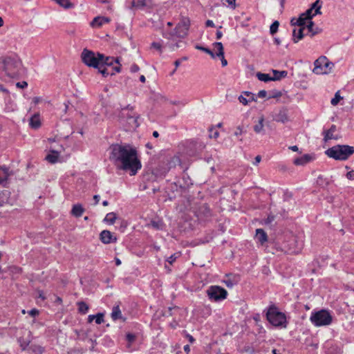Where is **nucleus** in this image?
<instances>
[{
    "label": "nucleus",
    "instance_id": "52",
    "mask_svg": "<svg viewBox=\"0 0 354 354\" xmlns=\"http://www.w3.org/2000/svg\"><path fill=\"white\" fill-rule=\"evenodd\" d=\"M266 95L267 92L265 90L259 91L257 94L258 97L261 98L265 97Z\"/></svg>",
    "mask_w": 354,
    "mask_h": 354
},
{
    "label": "nucleus",
    "instance_id": "14",
    "mask_svg": "<svg viewBox=\"0 0 354 354\" xmlns=\"http://www.w3.org/2000/svg\"><path fill=\"white\" fill-rule=\"evenodd\" d=\"M110 19L104 17H96L91 22V26L93 28H100L103 24L109 22Z\"/></svg>",
    "mask_w": 354,
    "mask_h": 354
},
{
    "label": "nucleus",
    "instance_id": "59",
    "mask_svg": "<svg viewBox=\"0 0 354 354\" xmlns=\"http://www.w3.org/2000/svg\"><path fill=\"white\" fill-rule=\"evenodd\" d=\"M95 319V315H90L88 317V322L91 323Z\"/></svg>",
    "mask_w": 354,
    "mask_h": 354
},
{
    "label": "nucleus",
    "instance_id": "61",
    "mask_svg": "<svg viewBox=\"0 0 354 354\" xmlns=\"http://www.w3.org/2000/svg\"><path fill=\"white\" fill-rule=\"evenodd\" d=\"M38 293H39L38 297L39 298H41L42 300H44L46 299V297H44V293L41 290H39Z\"/></svg>",
    "mask_w": 354,
    "mask_h": 354
},
{
    "label": "nucleus",
    "instance_id": "37",
    "mask_svg": "<svg viewBox=\"0 0 354 354\" xmlns=\"http://www.w3.org/2000/svg\"><path fill=\"white\" fill-rule=\"evenodd\" d=\"M332 139H336V138L334 136L333 133L331 131H330L329 130L325 131L324 140L325 142H327Z\"/></svg>",
    "mask_w": 354,
    "mask_h": 354
},
{
    "label": "nucleus",
    "instance_id": "8",
    "mask_svg": "<svg viewBox=\"0 0 354 354\" xmlns=\"http://www.w3.org/2000/svg\"><path fill=\"white\" fill-rule=\"evenodd\" d=\"M313 72L317 75H326L332 71L334 66L333 62H330L325 56H321L314 62Z\"/></svg>",
    "mask_w": 354,
    "mask_h": 354
},
{
    "label": "nucleus",
    "instance_id": "57",
    "mask_svg": "<svg viewBox=\"0 0 354 354\" xmlns=\"http://www.w3.org/2000/svg\"><path fill=\"white\" fill-rule=\"evenodd\" d=\"M261 160V157L260 156H257L254 159V165H258Z\"/></svg>",
    "mask_w": 354,
    "mask_h": 354
},
{
    "label": "nucleus",
    "instance_id": "7",
    "mask_svg": "<svg viewBox=\"0 0 354 354\" xmlns=\"http://www.w3.org/2000/svg\"><path fill=\"white\" fill-rule=\"evenodd\" d=\"M310 321L316 327L326 326L332 323L333 317L328 310L322 309L318 311H313L310 317Z\"/></svg>",
    "mask_w": 354,
    "mask_h": 354
},
{
    "label": "nucleus",
    "instance_id": "16",
    "mask_svg": "<svg viewBox=\"0 0 354 354\" xmlns=\"http://www.w3.org/2000/svg\"><path fill=\"white\" fill-rule=\"evenodd\" d=\"M29 125L31 128L37 129L41 126L40 116L39 113L34 114L29 120Z\"/></svg>",
    "mask_w": 354,
    "mask_h": 354
},
{
    "label": "nucleus",
    "instance_id": "42",
    "mask_svg": "<svg viewBox=\"0 0 354 354\" xmlns=\"http://www.w3.org/2000/svg\"><path fill=\"white\" fill-rule=\"evenodd\" d=\"M126 339L129 342V347L131 346V344L135 341L136 336L135 335L132 333H127L126 335Z\"/></svg>",
    "mask_w": 354,
    "mask_h": 354
},
{
    "label": "nucleus",
    "instance_id": "9",
    "mask_svg": "<svg viewBox=\"0 0 354 354\" xmlns=\"http://www.w3.org/2000/svg\"><path fill=\"white\" fill-rule=\"evenodd\" d=\"M206 293L209 299L215 302L224 300L227 296V291L219 286H210Z\"/></svg>",
    "mask_w": 354,
    "mask_h": 354
},
{
    "label": "nucleus",
    "instance_id": "29",
    "mask_svg": "<svg viewBox=\"0 0 354 354\" xmlns=\"http://www.w3.org/2000/svg\"><path fill=\"white\" fill-rule=\"evenodd\" d=\"M257 77L259 80L267 82L269 81H272V77H270L269 74L267 73H257Z\"/></svg>",
    "mask_w": 354,
    "mask_h": 354
},
{
    "label": "nucleus",
    "instance_id": "35",
    "mask_svg": "<svg viewBox=\"0 0 354 354\" xmlns=\"http://www.w3.org/2000/svg\"><path fill=\"white\" fill-rule=\"evenodd\" d=\"M279 26V23L277 21H274L270 27V34L273 35L276 33L278 30Z\"/></svg>",
    "mask_w": 354,
    "mask_h": 354
},
{
    "label": "nucleus",
    "instance_id": "58",
    "mask_svg": "<svg viewBox=\"0 0 354 354\" xmlns=\"http://www.w3.org/2000/svg\"><path fill=\"white\" fill-rule=\"evenodd\" d=\"M206 26H209V27H214V23L212 20H207L206 21Z\"/></svg>",
    "mask_w": 354,
    "mask_h": 354
},
{
    "label": "nucleus",
    "instance_id": "64",
    "mask_svg": "<svg viewBox=\"0 0 354 354\" xmlns=\"http://www.w3.org/2000/svg\"><path fill=\"white\" fill-rule=\"evenodd\" d=\"M218 131H214V133L212 135H210V137L211 138H217L218 137Z\"/></svg>",
    "mask_w": 354,
    "mask_h": 354
},
{
    "label": "nucleus",
    "instance_id": "18",
    "mask_svg": "<svg viewBox=\"0 0 354 354\" xmlns=\"http://www.w3.org/2000/svg\"><path fill=\"white\" fill-rule=\"evenodd\" d=\"M60 153L59 151L49 152L46 156V160L51 164H55L59 161Z\"/></svg>",
    "mask_w": 354,
    "mask_h": 354
},
{
    "label": "nucleus",
    "instance_id": "43",
    "mask_svg": "<svg viewBox=\"0 0 354 354\" xmlns=\"http://www.w3.org/2000/svg\"><path fill=\"white\" fill-rule=\"evenodd\" d=\"M151 225L153 228L157 229V230H160L162 228V223L160 221H152L151 222Z\"/></svg>",
    "mask_w": 354,
    "mask_h": 354
},
{
    "label": "nucleus",
    "instance_id": "4",
    "mask_svg": "<svg viewBox=\"0 0 354 354\" xmlns=\"http://www.w3.org/2000/svg\"><path fill=\"white\" fill-rule=\"evenodd\" d=\"M325 153L337 160H346L354 153V147L346 145H337L328 149Z\"/></svg>",
    "mask_w": 354,
    "mask_h": 354
},
{
    "label": "nucleus",
    "instance_id": "3",
    "mask_svg": "<svg viewBox=\"0 0 354 354\" xmlns=\"http://www.w3.org/2000/svg\"><path fill=\"white\" fill-rule=\"evenodd\" d=\"M21 62L17 59L6 57L0 62V76L14 78L20 75Z\"/></svg>",
    "mask_w": 354,
    "mask_h": 354
},
{
    "label": "nucleus",
    "instance_id": "21",
    "mask_svg": "<svg viewBox=\"0 0 354 354\" xmlns=\"http://www.w3.org/2000/svg\"><path fill=\"white\" fill-rule=\"evenodd\" d=\"M263 122H264V118H263V116H261V118H259L258 122L253 127L255 133L264 134Z\"/></svg>",
    "mask_w": 354,
    "mask_h": 354
},
{
    "label": "nucleus",
    "instance_id": "49",
    "mask_svg": "<svg viewBox=\"0 0 354 354\" xmlns=\"http://www.w3.org/2000/svg\"><path fill=\"white\" fill-rule=\"evenodd\" d=\"M16 86L18 88H24L27 87L28 83L26 82H25V81H23V82H17L16 84Z\"/></svg>",
    "mask_w": 354,
    "mask_h": 354
},
{
    "label": "nucleus",
    "instance_id": "13",
    "mask_svg": "<svg viewBox=\"0 0 354 354\" xmlns=\"http://www.w3.org/2000/svg\"><path fill=\"white\" fill-rule=\"evenodd\" d=\"M274 120L278 122L285 123L288 121V110L282 108L279 111L274 118Z\"/></svg>",
    "mask_w": 354,
    "mask_h": 354
},
{
    "label": "nucleus",
    "instance_id": "33",
    "mask_svg": "<svg viewBox=\"0 0 354 354\" xmlns=\"http://www.w3.org/2000/svg\"><path fill=\"white\" fill-rule=\"evenodd\" d=\"M30 348L34 354H42L44 351V348L39 345H33Z\"/></svg>",
    "mask_w": 354,
    "mask_h": 354
},
{
    "label": "nucleus",
    "instance_id": "62",
    "mask_svg": "<svg viewBox=\"0 0 354 354\" xmlns=\"http://www.w3.org/2000/svg\"><path fill=\"white\" fill-rule=\"evenodd\" d=\"M93 199L95 200V205H97L99 203V201H100V196L99 195H95L93 196Z\"/></svg>",
    "mask_w": 354,
    "mask_h": 354
},
{
    "label": "nucleus",
    "instance_id": "28",
    "mask_svg": "<svg viewBox=\"0 0 354 354\" xmlns=\"http://www.w3.org/2000/svg\"><path fill=\"white\" fill-rule=\"evenodd\" d=\"M309 160V156L308 155H305L302 157L295 159L294 163L296 165H304L306 164Z\"/></svg>",
    "mask_w": 354,
    "mask_h": 354
},
{
    "label": "nucleus",
    "instance_id": "10",
    "mask_svg": "<svg viewBox=\"0 0 354 354\" xmlns=\"http://www.w3.org/2000/svg\"><path fill=\"white\" fill-rule=\"evenodd\" d=\"M115 63L117 64L118 65L115 66H113V70L115 73H120L121 71V64L120 63L119 58L105 56L103 54V58L102 59V65H104L105 66H111Z\"/></svg>",
    "mask_w": 354,
    "mask_h": 354
},
{
    "label": "nucleus",
    "instance_id": "19",
    "mask_svg": "<svg viewBox=\"0 0 354 354\" xmlns=\"http://www.w3.org/2000/svg\"><path fill=\"white\" fill-rule=\"evenodd\" d=\"M150 0H133L131 6L136 9H143L149 6Z\"/></svg>",
    "mask_w": 354,
    "mask_h": 354
},
{
    "label": "nucleus",
    "instance_id": "45",
    "mask_svg": "<svg viewBox=\"0 0 354 354\" xmlns=\"http://www.w3.org/2000/svg\"><path fill=\"white\" fill-rule=\"evenodd\" d=\"M178 257H180V254L178 253L171 254L170 257H168L167 261L169 262L170 264H172Z\"/></svg>",
    "mask_w": 354,
    "mask_h": 354
},
{
    "label": "nucleus",
    "instance_id": "25",
    "mask_svg": "<svg viewBox=\"0 0 354 354\" xmlns=\"http://www.w3.org/2000/svg\"><path fill=\"white\" fill-rule=\"evenodd\" d=\"M273 73V77H272V81L279 80L283 77H285L288 75V72L286 71H277V70H272Z\"/></svg>",
    "mask_w": 354,
    "mask_h": 354
},
{
    "label": "nucleus",
    "instance_id": "51",
    "mask_svg": "<svg viewBox=\"0 0 354 354\" xmlns=\"http://www.w3.org/2000/svg\"><path fill=\"white\" fill-rule=\"evenodd\" d=\"M274 219V216H268V218L266 219H265L264 221V223L265 224H270L271 223Z\"/></svg>",
    "mask_w": 354,
    "mask_h": 354
},
{
    "label": "nucleus",
    "instance_id": "48",
    "mask_svg": "<svg viewBox=\"0 0 354 354\" xmlns=\"http://www.w3.org/2000/svg\"><path fill=\"white\" fill-rule=\"evenodd\" d=\"M139 70H140L139 66L136 64H132L130 67V71L131 73H136V72L139 71Z\"/></svg>",
    "mask_w": 354,
    "mask_h": 354
},
{
    "label": "nucleus",
    "instance_id": "60",
    "mask_svg": "<svg viewBox=\"0 0 354 354\" xmlns=\"http://www.w3.org/2000/svg\"><path fill=\"white\" fill-rule=\"evenodd\" d=\"M216 35V39H220L223 36V33L221 31L217 30Z\"/></svg>",
    "mask_w": 354,
    "mask_h": 354
},
{
    "label": "nucleus",
    "instance_id": "27",
    "mask_svg": "<svg viewBox=\"0 0 354 354\" xmlns=\"http://www.w3.org/2000/svg\"><path fill=\"white\" fill-rule=\"evenodd\" d=\"M77 305L80 313L84 315L88 311L89 307L84 301H78Z\"/></svg>",
    "mask_w": 354,
    "mask_h": 354
},
{
    "label": "nucleus",
    "instance_id": "15",
    "mask_svg": "<svg viewBox=\"0 0 354 354\" xmlns=\"http://www.w3.org/2000/svg\"><path fill=\"white\" fill-rule=\"evenodd\" d=\"M255 239L261 243V245H263L268 241V236L263 229H257Z\"/></svg>",
    "mask_w": 354,
    "mask_h": 354
},
{
    "label": "nucleus",
    "instance_id": "22",
    "mask_svg": "<svg viewBox=\"0 0 354 354\" xmlns=\"http://www.w3.org/2000/svg\"><path fill=\"white\" fill-rule=\"evenodd\" d=\"M84 208L80 204H76L73 206L71 214L75 217H80L84 213Z\"/></svg>",
    "mask_w": 354,
    "mask_h": 354
},
{
    "label": "nucleus",
    "instance_id": "39",
    "mask_svg": "<svg viewBox=\"0 0 354 354\" xmlns=\"http://www.w3.org/2000/svg\"><path fill=\"white\" fill-rule=\"evenodd\" d=\"M196 48L198 50H201L209 54L213 58L215 57V54L207 48L200 46H196Z\"/></svg>",
    "mask_w": 354,
    "mask_h": 354
},
{
    "label": "nucleus",
    "instance_id": "30",
    "mask_svg": "<svg viewBox=\"0 0 354 354\" xmlns=\"http://www.w3.org/2000/svg\"><path fill=\"white\" fill-rule=\"evenodd\" d=\"M9 192L3 191L0 192V207L8 203Z\"/></svg>",
    "mask_w": 354,
    "mask_h": 354
},
{
    "label": "nucleus",
    "instance_id": "11",
    "mask_svg": "<svg viewBox=\"0 0 354 354\" xmlns=\"http://www.w3.org/2000/svg\"><path fill=\"white\" fill-rule=\"evenodd\" d=\"M100 239L104 244H109L117 241V238L109 230H102L100 232Z\"/></svg>",
    "mask_w": 354,
    "mask_h": 354
},
{
    "label": "nucleus",
    "instance_id": "1",
    "mask_svg": "<svg viewBox=\"0 0 354 354\" xmlns=\"http://www.w3.org/2000/svg\"><path fill=\"white\" fill-rule=\"evenodd\" d=\"M109 159L117 168L129 171L131 176L136 175L142 167L137 150L129 145H111Z\"/></svg>",
    "mask_w": 354,
    "mask_h": 354
},
{
    "label": "nucleus",
    "instance_id": "63",
    "mask_svg": "<svg viewBox=\"0 0 354 354\" xmlns=\"http://www.w3.org/2000/svg\"><path fill=\"white\" fill-rule=\"evenodd\" d=\"M0 91L5 93H8V91L1 84H0Z\"/></svg>",
    "mask_w": 354,
    "mask_h": 354
},
{
    "label": "nucleus",
    "instance_id": "56",
    "mask_svg": "<svg viewBox=\"0 0 354 354\" xmlns=\"http://www.w3.org/2000/svg\"><path fill=\"white\" fill-rule=\"evenodd\" d=\"M221 58V64L223 66H225L227 64V60L225 59L224 54L223 56H219Z\"/></svg>",
    "mask_w": 354,
    "mask_h": 354
},
{
    "label": "nucleus",
    "instance_id": "20",
    "mask_svg": "<svg viewBox=\"0 0 354 354\" xmlns=\"http://www.w3.org/2000/svg\"><path fill=\"white\" fill-rule=\"evenodd\" d=\"M111 317L113 321L122 319V315L119 305L113 306L111 314Z\"/></svg>",
    "mask_w": 354,
    "mask_h": 354
},
{
    "label": "nucleus",
    "instance_id": "53",
    "mask_svg": "<svg viewBox=\"0 0 354 354\" xmlns=\"http://www.w3.org/2000/svg\"><path fill=\"white\" fill-rule=\"evenodd\" d=\"M346 177L349 180H354V171H350L346 174Z\"/></svg>",
    "mask_w": 354,
    "mask_h": 354
},
{
    "label": "nucleus",
    "instance_id": "6",
    "mask_svg": "<svg viewBox=\"0 0 354 354\" xmlns=\"http://www.w3.org/2000/svg\"><path fill=\"white\" fill-rule=\"evenodd\" d=\"M103 54L94 52L86 48L84 49L81 53V59L82 62L87 66L97 68L102 65V59Z\"/></svg>",
    "mask_w": 354,
    "mask_h": 354
},
{
    "label": "nucleus",
    "instance_id": "38",
    "mask_svg": "<svg viewBox=\"0 0 354 354\" xmlns=\"http://www.w3.org/2000/svg\"><path fill=\"white\" fill-rule=\"evenodd\" d=\"M291 23L292 25H297L300 27L304 26V21L302 17H299L298 19H292L291 20Z\"/></svg>",
    "mask_w": 354,
    "mask_h": 354
},
{
    "label": "nucleus",
    "instance_id": "17",
    "mask_svg": "<svg viewBox=\"0 0 354 354\" xmlns=\"http://www.w3.org/2000/svg\"><path fill=\"white\" fill-rule=\"evenodd\" d=\"M9 176L8 169L5 167H0V185L5 186Z\"/></svg>",
    "mask_w": 354,
    "mask_h": 354
},
{
    "label": "nucleus",
    "instance_id": "31",
    "mask_svg": "<svg viewBox=\"0 0 354 354\" xmlns=\"http://www.w3.org/2000/svg\"><path fill=\"white\" fill-rule=\"evenodd\" d=\"M97 69L98 70V72L102 75L103 77H108L109 75H115V72H113V73H109L106 68L105 67V66L104 65H100L99 68H97Z\"/></svg>",
    "mask_w": 354,
    "mask_h": 354
},
{
    "label": "nucleus",
    "instance_id": "24",
    "mask_svg": "<svg viewBox=\"0 0 354 354\" xmlns=\"http://www.w3.org/2000/svg\"><path fill=\"white\" fill-rule=\"evenodd\" d=\"M322 6V1L321 0H316L310 6L311 10H313L314 15H321V8Z\"/></svg>",
    "mask_w": 354,
    "mask_h": 354
},
{
    "label": "nucleus",
    "instance_id": "40",
    "mask_svg": "<svg viewBox=\"0 0 354 354\" xmlns=\"http://www.w3.org/2000/svg\"><path fill=\"white\" fill-rule=\"evenodd\" d=\"M315 15H314V12L313 10H311L310 8L303 13V16H305L306 18H308L309 20H310Z\"/></svg>",
    "mask_w": 354,
    "mask_h": 354
},
{
    "label": "nucleus",
    "instance_id": "5",
    "mask_svg": "<svg viewBox=\"0 0 354 354\" xmlns=\"http://www.w3.org/2000/svg\"><path fill=\"white\" fill-rule=\"evenodd\" d=\"M266 317L268 321L274 326L286 328L287 326L286 315L279 311L278 308L274 305L268 308L266 313Z\"/></svg>",
    "mask_w": 354,
    "mask_h": 354
},
{
    "label": "nucleus",
    "instance_id": "32",
    "mask_svg": "<svg viewBox=\"0 0 354 354\" xmlns=\"http://www.w3.org/2000/svg\"><path fill=\"white\" fill-rule=\"evenodd\" d=\"M151 48L156 50L160 55L162 53L163 46L160 41L152 42L151 44Z\"/></svg>",
    "mask_w": 354,
    "mask_h": 354
},
{
    "label": "nucleus",
    "instance_id": "23",
    "mask_svg": "<svg viewBox=\"0 0 354 354\" xmlns=\"http://www.w3.org/2000/svg\"><path fill=\"white\" fill-rule=\"evenodd\" d=\"M304 28L300 27L298 30L294 29L292 35H293V41L295 43H297L300 39H301L304 37L303 30Z\"/></svg>",
    "mask_w": 354,
    "mask_h": 354
},
{
    "label": "nucleus",
    "instance_id": "47",
    "mask_svg": "<svg viewBox=\"0 0 354 354\" xmlns=\"http://www.w3.org/2000/svg\"><path fill=\"white\" fill-rule=\"evenodd\" d=\"M28 313L32 317H36L39 315V312L37 309L33 308L28 312Z\"/></svg>",
    "mask_w": 354,
    "mask_h": 354
},
{
    "label": "nucleus",
    "instance_id": "26",
    "mask_svg": "<svg viewBox=\"0 0 354 354\" xmlns=\"http://www.w3.org/2000/svg\"><path fill=\"white\" fill-rule=\"evenodd\" d=\"M116 219H117L116 214L115 212H110L106 215L105 218H104V222H105L109 225H113L115 223Z\"/></svg>",
    "mask_w": 354,
    "mask_h": 354
},
{
    "label": "nucleus",
    "instance_id": "41",
    "mask_svg": "<svg viewBox=\"0 0 354 354\" xmlns=\"http://www.w3.org/2000/svg\"><path fill=\"white\" fill-rule=\"evenodd\" d=\"M341 98L342 97L339 95V92H337L335 95V97L333 98H332V100L330 101L331 104H333V106L337 105L339 103Z\"/></svg>",
    "mask_w": 354,
    "mask_h": 354
},
{
    "label": "nucleus",
    "instance_id": "50",
    "mask_svg": "<svg viewBox=\"0 0 354 354\" xmlns=\"http://www.w3.org/2000/svg\"><path fill=\"white\" fill-rule=\"evenodd\" d=\"M129 122H130V123H132V127H138V122H137V120H136L135 118H133V117H130V118H129Z\"/></svg>",
    "mask_w": 354,
    "mask_h": 354
},
{
    "label": "nucleus",
    "instance_id": "55",
    "mask_svg": "<svg viewBox=\"0 0 354 354\" xmlns=\"http://www.w3.org/2000/svg\"><path fill=\"white\" fill-rule=\"evenodd\" d=\"M234 136H239L242 134V129L239 127L234 133Z\"/></svg>",
    "mask_w": 354,
    "mask_h": 354
},
{
    "label": "nucleus",
    "instance_id": "54",
    "mask_svg": "<svg viewBox=\"0 0 354 354\" xmlns=\"http://www.w3.org/2000/svg\"><path fill=\"white\" fill-rule=\"evenodd\" d=\"M69 104H70V103H69V102H68H68H64V108H63V109H62V112H63L64 113H67L68 109Z\"/></svg>",
    "mask_w": 354,
    "mask_h": 354
},
{
    "label": "nucleus",
    "instance_id": "12",
    "mask_svg": "<svg viewBox=\"0 0 354 354\" xmlns=\"http://www.w3.org/2000/svg\"><path fill=\"white\" fill-rule=\"evenodd\" d=\"M48 151L49 152H56L59 151V153H62L64 151V148L62 146V145H60L58 143L55 139L49 138L48 140Z\"/></svg>",
    "mask_w": 354,
    "mask_h": 354
},
{
    "label": "nucleus",
    "instance_id": "46",
    "mask_svg": "<svg viewBox=\"0 0 354 354\" xmlns=\"http://www.w3.org/2000/svg\"><path fill=\"white\" fill-rule=\"evenodd\" d=\"M313 26H314V23H313V21H312L310 20L308 22V24L306 26L309 32H312L311 36H314L317 33L316 32H314L313 30Z\"/></svg>",
    "mask_w": 354,
    "mask_h": 354
},
{
    "label": "nucleus",
    "instance_id": "36",
    "mask_svg": "<svg viewBox=\"0 0 354 354\" xmlns=\"http://www.w3.org/2000/svg\"><path fill=\"white\" fill-rule=\"evenodd\" d=\"M95 322L97 324H101L104 322V313H99L97 315H95Z\"/></svg>",
    "mask_w": 354,
    "mask_h": 354
},
{
    "label": "nucleus",
    "instance_id": "2",
    "mask_svg": "<svg viewBox=\"0 0 354 354\" xmlns=\"http://www.w3.org/2000/svg\"><path fill=\"white\" fill-rule=\"evenodd\" d=\"M189 26V19L183 18L176 26L174 32H163V37L169 40L167 45L171 50H175L183 46L184 43L178 39H182L187 36Z\"/></svg>",
    "mask_w": 354,
    "mask_h": 354
},
{
    "label": "nucleus",
    "instance_id": "34",
    "mask_svg": "<svg viewBox=\"0 0 354 354\" xmlns=\"http://www.w3.org/2000/svg\"><path fill=\"white\" fill-rule=\"evenodd\" d=\"M214 46L216 48L218 53H216V56H223L224 54L223 46L221 42H216L214 43Z\"/></svg>",
    "mask_w": 354,
    "mask_h": 354
},
{
    "label": "nucleus",
    "instance_id": "44",
    "mask_svg": "<svg viewBox=\"0 0 354 354\" xmlns=\"http://www.w3.org/2000/svg\"><path fill=\"white\" fill-rule=\"evenodd\" d=\"M239 102H240L241 104H243V105H247L250 101H251V100H254V98H253V97L252 96L251 100H250V99H249V100H248V99H247L246 97H245L244 96H243V95H240V96L239 97Z\"/></svg>",
    "mask_w": 354,
    "mask_h": 354
}]
</instances>
